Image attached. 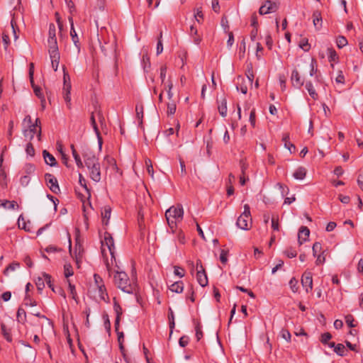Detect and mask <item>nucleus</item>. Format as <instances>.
Segmentation results:
<instances>
[{
    "instance_id": "obj_10",
    "label": "nucleus",
    "mask_w": 363,
    "mask_h": 363,
    "mask_svg": "<svg viewBox=\"0 0 363 363\" xmlns=\"http://www.w3.org/2000/svg\"><path fill=\"white\" fill-rule=\"evenodd\" d=\"M301 284L305 288L306 291L308 292L313 289V277L312 273L311 272H305L302 275L301 278Z\"/></svg>"
},
{
    "instance_id": "obj_38",
    "label": "nucleus",
    "mask_w": 363,
    "mask_h": 363,
    "mask_svg": "<svg viewBox=\"0 0 363 363\" xmlns=\"http://www.w3.org/2000/svg\"><path fill=\"white\" fill-rule=\"evenodd\" d=\"M79 183L85 189L88 194V198L91 196L89 189H88L85 179L83 177L82 174H79Z\"/></svg>"
},
{
    "instance_id": "obj_29",
    "label": "nucleus",
    "mask_w": 363,
    "mask_h": 363,
    "mask_svg": "<svg viewBox=\"0 0 363 363\" xmlns=\"http://www.w3.org/2000/svg\"><path fill=\"white\" fill-rule=\"evenodd\" d=\"M71 149H72V155H73V157H74V159L75 160L77 166L79 168H83L84 167L83 162H82V161L79 154L77 152V151H76V150L74 148V145H71Z\"/></svg>"
},
{
    "instance_id": "obj_56",
    "label": "nucleus",
    "mask_w": 363,
    "mask_h": 363,
    "mask_svg": "<svg viewBox=\"0 0 363 363\" xmlns=\"http://www.w3.org/2000/svg\"><path fill=\"white\" fill-rule=\"evenodd\" d=\"M194 18L198 23H201V20L203 19V15L201 8H197L194 13Z\"/></svg>"
},
{
    "instance_id": "obj_36",
    "label": "nucleus",
    "mask_w": 363,
    "mask_h": 363,
    "mask_svg": "<svg viewBox=\"0 0 363 363\" xmlns=\"http://www.w3.org/2000/svg\"><path fill=\"white\" fill-rule=\"evenodd\" d=\"M17 320L18 322L22 323H24L26 320V311L21 307L18 309L17 311Z\"/></svg>"
},
{
    "instance_id": "obj_33",
    "label": "nucleus",
    "mask_w": 363,
    "mask_h": 363,
    "mask_svg": "<svg viewBox=\"0 0 363 363\" xmlns=\"http://www.w3.org/2000/svg\"><path fill=\"white\" fill-rule=\"evenodd\" d=\"M316 60L314 59V58H312L311 60V63H310V67H311V69H310V75L311 77L315 75V79H317V81H318V75L317 74V72H318V69L317 68L315 67H316Z\"/></svg>"
},
{
    "instance_id": "obj_20",
    "label": "nucleus",
    "mask_w": 363,
    "mask_h": 363,
    "mask_svg": "<svg viewBox=\"0 0 363 363\" xmlns=\"http://www.w3.org/2000/svg\"><path fill=\"white\" fill-rule=\"evenodd\" d=\"M313 23L316 30H319L322 28V16L319 11H315L313 13Z\"/></svg>"
},
{
    "instance_id": "obj_53",
    "label": "nucleus",
    "mask_w": 363,
    "mask_h": 363,
    "mask_svg": "<svg viewBox=\"0 0 363 363\" xmlns=\"http://www.w3.org/2000/svg\"><path fill=\"white\" fill-rule=\"evenodd\" d=\"M162 32L161 31L158 38V42L157 45V55H160L163 51V45L162 43Z\"/></svg>"
},
{
    "instance_id": "obj_47",
    "label": "nucleus",
    "mask_w": 363,
    "mask_h": 363,
    "mask_svg": "<svg viewBox=\"0 0 363 363\" xmlns=\"http://www.w3.org/2000/svg\"><path fill=\"white\" fill-rule=\"evenodd\" d=\"M289 284L293 292H296L298 291V280L296 278H291Z\"/></svg>"
},
{
    "instance_id": "obj_46",
    "label": "nucleus",
    "mask_w": 363,
    "mask_h": 363,
    "mask_svg": "<svg viewBox=\"0 0 363 363\" xmlns=\"http://www.w3.org/2000/svg\"><path fill=\"white\" fill-rule=\"evenodd\" d=\"M2 42L4 44V50L7 51L8 47L10 45V38L9 34L3 33L2 34Z\"/></svg>"
},
{
    "instance_id": "obj_32",
    "label": "nucleus",
    "mask_w": 363,
    "mask_h": 363,
    "mask_svg": "<svg viewBox=\"0 0 363 363\" xmlns=\"http://www.w3.org/2000/svg\"><path fill=\"white\" fill-rule=\"evenodd\" d=\"M0 203H1V206L8 209H14L18 204L15 201H8V200H0Z\"/></svg>"
},
{
    "instance_id": "obj_57",
    "label": "nucleus",
    "mask_w": 363,
    "mask_h": 363,
    "mask_svg": "<svg viewBox=\"0 0 363 363\" xmlns=\"http://www.w3.org/2000/svg\"><path fill=\"white\" fill-rule=\"evenodd\" d=\"M145 164L147 166V171L148 174L152 177H153L154 170H153V167H152L151 160L150 159L146 160H145Z\"/></svg>"
},
{
    "instance_id": "obj_31",
    "label": "nucleus",
    "mask_w": 363,
    "mask_h": 363,
    "mask_svg": "<svg viewBox=\"0 0 363 363\" xmlns=\"http://www.w3.org/2000/svg\"><path fill=\"white\" fill-rule=\"evenodd\" d=\"M111 209L108 206H106L104 209V211L101 213V216L103 218V224L108 225V220L111 217Z\"/></svg>"
},
{
    "instance_id": "obj_12",
    "label": "nucleus",
    "mask_w": 363,
    "mask_h": 363,
    "mask_svg": "<svg viewBox=\"0 0 363 363\" xmlns=\"http://www.w3.org/2000/svg\"><path fill=\"white\" fill-rule=\"evenodd\" d=\"M291 80L293 86L297 88H301L304 84V81L301 79L297 69L292 71Z\"/></svg>"
},
{
    "instance_id": "obj_8",
    "label": "nucleus",
    "mask_w": 363,
    "mask_h": 363,
    "mask_svg": "<svg viewBox=\"0 0 363 363\" xmlns=\"http://www.w3.org/2000/svg\"><path fill=\"white\" fill-rule=\"evenodd\" d=\"M48 44V49L58 48L56 38V26L54 23H50L49 26Z\"/></svg>"
},
{
    "instance_id": "obj_26",
    "label": "nucleus",
    "mask_w": 363,
    "mask_h": 363,
    "mask_svg": "<svg viewBox=\"0 0 363 363\" xmlns=\"http://www.w3.org/2000/svg\"><path fill=\"white\" fill-rule=\"evenodd\" d=\"M169 290L172 292L180 294L184 290V284L182 281H176L169 286Z\"/></svg>"
},
{
    "instance_id": "obj_24",
    "label": "nucleus",
    "mask_w": 363,
    "mask_h": 363,
    "mask_svg": "<svg viewBox=\"0 0 363 363\" xmlns=\"http://www.w3.org/2000/svg\"><path fill=\"white\" fill-rule=\"evenodd\" d=\"M84 163L88 169L93 167L97 165L98 164H99L98 159L94 155H91V156L85 157Z\"/></svg>"
},
{
    "instance_id": "obj_49",
    "label": "nucleus",
    "mask_w": 363,
    "mask_h": 363,
    "mask_svg": "<svg viewBox=\"0 0 363 363\" xmlns=\"http://www.w3.org/2000/svg\"><path fill=\"white\" fill-rule=\"evenodd\" d=\"M43 276L44 279H45L46 284H48V287L50 288L53 291H55L54 286H53V284L52 283L51 277L48 274H46V273H43Z\"/></svg>"
},
{
    "instance_id": "obj_45",
    "label": "nucleus",
    "mask_w": 363,
    "mask_h": 363,
    "mask_svg": "<svg viewBox=\"0 0 363 363\" xmlns=\"http://www.w3.org/2000/svg\"><path fill=\"white\" fill-rule=\"evenodd\" d=\"M23 304L26 306H37V302L31 299L28 294H26L23 301Z\"/></svg>"
},
{
    "instance_id": "obj_41",
    "label": "nucleus",
    "mask_w": 363,
    "mask_h": 363,
    "mask_svg": "<svg viewBox=\"0 0 363 363\" xmlns=\"http://www.w3.org/2000/svg\"><path fill=\"white\" fill-rule=\"evenodd\" d=\"M74 274L72 267L70 264H66L64 265V274L66 278L72 276Z\"/></svg>"
},
{
    "instance_id": "obj_37",
    "label": "nucleus",
    "mask_w": 363,
    "mask_h": 363,
    "mask_svg": "<svg viewBox=\"0 0 363 363\" xmlns=\"http://www.w3.org/2000/svg\"><path fill=\"white\" fill-rule=\"evenodd\" d=\"M67 283H68V287H69V293H70V294L72 296V298L77 303H78L79 298H78V296H77V294L74 285L72 284L69 280H67Z\"/></svg>"
},
{
    "instance_id": "obj_22",
    "label": "nucleus",
    "mask_w": 363,
    "mask_h": 363,
    "mask_svg": "<svg viewBox=\"0 0 363 363\" xmlns=\"http://www.w3.org/2000/svg\"><path fill=\"white\" fill-rule=\"evenodd\" d=\"M43 155L45 162L47 164L50 165V167H54L57 164V162L55 157L52 155H51L48 151L45 150H43Z\"/></svg>"
},
{
    "instance_id": "obj_25",
    "label": "nucleus",
    "mask_w": 363,
    "mask_h": 363,
    "mask_svg": "<svg viewBox=\"0 0 363 363\" xmlns=\"http://www.w3.org/2000/svg\"><path fill=\"white\" fill-rule=\"evenodd\" d=\"M306 175V169L305 167H299L297 168L293 174V177L296 179L302 180Z\"/></svg>"
},
{
    "instance_id": "obj_14",
    "label": "nucleus",
    "mask_w": 363,
    "mask_h": 363,
    "mask_svg": "<svg viewBox=\"0 0 363 363\" xmlns=\"http://www.w3.org/2000/svg\"><path fill=\"white\" fill-rule=\"evenodd\" d=\"M89 170V175L91 179L96 182H99L101 180V170H100V164L88 169Z\"/></svg>"
},
{
    "instance_id": "obj_59",
    "label": "nucleus",
    "mask_w": 363,
    "mask_h": 363,
    "mask_svg": "<svg viewBox=\"0 0 363 363\" xmlns=\"http://www.w3.org/2000/svg\"><path fill=\"white\" fill-rule=\"evenodd\" d=\"M95 111L96 113L99 123H101V126H103L105 124V118L101 111L96 108Z\"/></svg>"
},
{
    "instance_id": "obj_58",
    "label": "nucleus",
    "mask_w": 363,
    "mask_h": 363,
    "mask_svg": "<svg viewBox=\"0 0 363 363\" xmlns=\"http://www.w3.org/2000/svg\"><path fill=\"white\" fill-rule=\"evenodd\" d=\"M94 285L96 288H98L99 286H101L104 284V281L102 278L97 274H94Z\"/></svg>"
},
{
    "instance_id": "obj_48",
    "label": "nucleus",
    "mask_w": 363,
    "mask_h": 363,
    "mask_svg": "<svg viewBox=\"0 0 363 363\" xmlns=\"http://www.w3.org/2000/svg\"><path fill=\"white\" fill-rule=\"evenodd\" d=\"M45 279H44V277L43 276L42 277H38L36 282H35V284H36V286H37V289L39 291H41L44 287H45Z\"/></svg>"
},
{
    "instance_id": "obj_34",
    "label": "nucleus",
    "mask_w": 363,
    "mask_h": 363,
    "mask_svg": "<svg viewBox=\"0 0 363 363\" xmlns=\"http://www.w3.org/2000/svg\"><path fill=\"white\" fill-rule=\"evenodd\" d=\"M113 310L116 313V318H121V315L123 314V310L121 307L120 304L116 301V298H113Z\"/></svg>"
},
{
    "instance_id": "obj_35",
    "label": "nucleus",
    "mask_w": 363,
    "mask_h": 363,
    "mask_svg": "<svg viewBox=\"0 0 363 363\" xmlns=\"http://www.w3.org/2000/svg\"><path fill=\"white\" fill-rule=\"evenodd\" d=\"M20 267V264L16 262H13L10 264L4 271V274L7 276L10 272H13Z\"/></svg>"
},
{
    "instance_id": "obj_42",
    "label": "nucleus",
    "mask_w": 363,
    "mask_h": 363,
    "mask_svg": "<svg viewBox=\"0 0 363 363\" xmlns=\"http://www.w3.org/2000/svg\"><path fill=\"white\" fill-rule=\"evenodd\" d=\"M334 352L339 356H345V347L342 344H337L335 347Z\"/></svg>"
},
{
    "instance_id": "obj_13",
    "label": "nucleus",
    "mask_w": 363,
    "mask_h": 363,
    "mask_svg": "<svg viewBox=\"0 0 363 363\" xmlns=\"http://www.w3.org/2000/svg\"><path fill=\"white\" fill-rule=\"evenodd\" d=\"M310 235V230L306 226H301L298 231V241L299 245H301L303 242H306L309 237Z\"/></svg>"
},
{
    "instance_id": "obj_7",
    "label": "nucleus",
    "mask_w": 363,
    "mask_h": 363,
    "mask_svg": "<svg viewBox=\"0 0 363 363\" xmlns=\"http://www.w3.org/2000/svg\"><path fill=\"white\" fill-rule=\"evenodd\" d=\"M278 9L279 4L267 0L259 8V13L260 15L267 14L277 11Z\"/></svg>"
},
{
    "instance_id": "obj_64",
    "label": "nucleus",
    "mask_w": 363,
    "mask_h": 363,
    "mask_svg": "<svg viewBox=\"0 0 363 363\" xmlns=\"http://www.w3.org/2000/svg\"><path fill=\"white\" fill-rule=\"evenodd\" d=\"M30 177L28 175L22 176L20 179V183L23 186H27L30 183Z\"/></svg>"
},
{
    "instance_id": "obj_21",
    "label": "nucleus",
    "mask_w": 363,
    "mask_h": 363,
    "mask_svg": "<svg viewBox=\"0 0 363 363\" xmlns=\"http://www.w3.org/2000/svg\"><path fill=\"white\" fill-rule=\"evenodd\" d=\"M248 86L249 84L243 77L238 78V84L236 85L238 91H241L243 94H246L248 90Z\"/></svg>"
},
{
    "instance_id": "obj_50",
    "label": "nucleus",
    "mask_w": 363,
    "mask_h": 363,
    "mask_svg": "<svg viewBox=\"0 0 363 363\" xmlns=\"http://www.w3.org/2000/svg\"><path fill=\"white\" fill-rule=\"evenodd\" d=\"M299 47L306 52L308 51L311 46L308 44V39H306V38L302 39L299 43Z\"/></svg>"
},
{
    "instance_id": "obj_51",
    "label": "nucleus",
    "mask_w": 363,
    "mask_h": 363,
    "mask_svg": "<svg viewBox=\"0 0 363 363\" xmlns=\"http://www.w3.org/2000/svg\"><path fill=\"white\" fill-rule=\"evenodd\" d=\"M345 322L350 328H354L356 326V325L354 323V317L350 314H348L345 316Z\"/></svg>"
},
{
    "instance_id": "obj_17",
    "label": "nucleus",
    "mask_w": 363,
    "mask_h": 363,
    "mask_svg": "<svg viewBox=\"0 0 363 363\" xmlns=\"http://www.w3.org/2000/svg\"><path fill=\"white\" fill-rule=\"evenodd\" d=\"M90 122H91V125L96 135V137H97V139H98V143H99V147H101V145H102V138L101 136V134H100V132H99V130L98 128V126L96 125V120H95V117H94V112L91 113V117H90Z\"/></svg>"
},
{
    "instance_id": "obj_3",
    "label": "nucleus",
    "mask_w": 363,
    "mask_h": 363,
    "mask_svg": "<svg viewBox=\"0 0 363 363\" xmlns=\"http://www.w3.org/2000/svg\"><path fill=\"white\" fill-rule=\"evenodd\" d=\"M237 226L242 230H248L252 225V218L250 215V208L248 204L244 205V211L238 217Z\"/></svg>"
},
{
    "instance_id": "obj_23",
    "label": "nucleus",
    "mask_w": 363,
    "mask_h": 363,
    "mask_svg": "<svg viewBox=\"0 0 363 363\" xmlns=\"http://www.w3.org/2000/svg\"><path fill=\"white\" fill-rule=\"evenodd\" d=\"M290 137L289 133H284L282 136V141L284 142V147L287 148L291 153L296 151V147L294 144L291 143Z\"/></svg>"
},
{
    "instance_id": "obj_2",
    "label": "nucleus",
    "mask_w": 363,
    "mask_h": 363,
    "mask_svg": "<svg viewBox=\"0 0 363 363\" xmlns=\"http://www.w3.org/2000/svg\"><path fill=\"white\" fill-rule=\"evenodd\" d=\"M114 282L118 288L125 293L133 294L135 291V284L130 282L128 274L124 272L116 271Z\"/></svg>"
},
{
    "instance_id": "obj_60",
    "label": "nucleus",
    "mask_w": 363,
    "mask_h": 363,
    "mask_svg": "<svg viewBox=\"0 0 363 363\" xmlns=\"http://www.w3.org/2000/svg\"><path fill=\"white\" fill-rule=\"evenodd\" d=\"M174 270V274L176 276H178L179 277L182 278L184 276V269L180 267L175 266Z\"/></svg>"
},
{
    "instance_id": "obj_62",
    "label": "nucleus",
    "mask_w": 363,
    "mask_h": 363,
    "mask_svg": "<svg viewBox=\"0 0 363 363\" xmlns=\"http://www.w3.org/2000/svg\"><path fill=\"white\" fill-rule=\"evenodd\" d=\"M23 125L24 126V128H28V127H30L31 125H33V123H32V119H31L30 116L27 115L24 118V119L23 121Z\"/></svg>"
},
{
    "instance_id": "obj_5",
    "label": "nucleus",
    "mask_w": 363,
    "mask_h": 363,
    "mask_svg": "<svg viewBox=\"0 0 363 363\" xmlns=\"http://www.w3.org/2000/svg\"><path fill=\"white\" fill-rule=\"evenodd\" d=\"M196 279L198 283L203 287L206 286L208 284V279L201 260H197L196 262Z\"/></svg>"
},
{
    "instance_id": "obj_55",
    "label": "nucleus",
    "mask_w": 363,
    "mask_h": 363,
    "mask_svg": "<svg viewBox=\"0 0 363 363\" xmlns=\"http://www.w3.org/2000/svg\"><path fill=\"white\" fill-rule=\"evenodd\" d=\"M312 250L313 256L316 257L318 252H320L322 250L321 244L318 242H315L313 245Z\"/></svg>"
},
{
    "instance_id": "obj_43",
    "label": "nucleus",
    "mask_w": 363,
    "mask_h": 363,
    "mask_svg": "<svg viewBox=\"0 0 363 363\" xmlns=\"http://www.w3.org/2000/svg\"><path fill=\"white\" fill-rule=\"evenodd\" d=\"M284 253L289 258L296 257L297 255L296 250L292 247L287 248Z\"/></svg>"
},
{
    "instance_id": "obj_6",
    "label": "nucleus",
    "mask_w": 363,
    "mask_h": 363,
    "mask_svg": "<svg viewBox=\"0 0 363 363\" xmlns=\"http://www.w3.org/2000/svg\"><path fill=\"white\" fill-rule=\"evenodd\" d=\"M45 179L47 186L51 191H52L54 194H57L60 192V189L58 185L57 179L54 175L50 173H46L45 174Z\"/></svg>"
},
{
    "instance_id": "obj_44",
    "label": "nucleus",
    "mask_w": 363,
    "mask_h": 363,
    "mask_svg": "<svg viewBox=\"0 0 363 363\" xmlns=\"http://www.w3.org/2000/svg\"><path fill=\"white\" fill-rule=\"evenodd\" d=\"M11 29H12V32L13 33L14 40H16L18 37V35L16 34L17 25H16V18H15L14 15L13 16V17H12V18L11 20Z\"/></svg>"
},
{
    "instance_id": "obj_27",
    "label": "nucleus",
    "mask_w": 363,
    "mask_h": 363,
    "mask_svg": "<svg viewBox=\"0 0 363 363\" xmlns=\"http://www.w3.org/2000/svg\"><path fill=\"white\" fill-rule=\"evenodd\" d=\"M143 105L142 104H137L135 106L136 111V117L138 121V123L140 125L143 124Z\"/></svg>"
},
{
    "instance_id": "obj_40",
    "label": "nucleus",
    "mask_w": 363,
    "mask_h": 363,
    "mask_svg": "<svg viewBox=\"0 0 363 363\" xmlns=\"http://www.w3.org/2000/svg\"><path fill=\"white\" fill-rule=\"evenodd\" d=\"M1 333L4 335V337H5V339L9 342H11V340H12L11 335L10 333L9 332V330H7L5 324L2 323L1 325Z\"/></svg>"
},
{
    "instance_id": "obj_19",
    "label": "nucleus",
    "mask_w": 363,
    "mask_h": 363,
    "mask_svg": "<svg viewBox=\"0 0 363 363\" xmlns=\"http://www.w3.org/2000/svg\"><path fill=\"white\" fill-rule=\"evenodd\" d=\"M38 129L35 128L34 125H31L30 127L23 128V133L24 137L28 139V140H32L34 138V135L35 133L38 134Z\"/></svg>"
},
{
    "instance_id": "obj_15",
    "label": "nucleus",
    "mask_w": 363,
    "mask_h": 363,
    "mask_svg": "<svg viewBox=\"0 0 363 363\" xmlns=\"http://www.w3.org/2000/svg\"><path fill=\"white\" fill-rule=\"evenodd\" d=\"M96 293L99 301H103L106 303L109 302V297L104 284L96 288Z\"/></svg>"
},
{
    "instance_id": "obj_28",
    "label": "nucleus",
    "mask_w": 363,
    "mask_h": 363,
    "mask_svg": "<svg viewBox=\"0 0 363 363\" xmlns=\"http://www.w3.org/2000/svg\"><path fill=\"white\" fill-rule=\"evenodd\" d=\"M306 89H307L309 95L311 96V97L314 99V100H316L318 97V94L316 93L314 87H313V85L312 84L311 82H306Z\"/></svg>"
},
{
    "instance_id": "obj_9",
    "label": "nucleus",
    "mask_w": 363,
    "mask_h": 363,
    "mask_svg": "<svg viewBox=\"0 0 363 363\" xmlns=\"http://www.w3.org/2000/svg\"><path fill=\"white\" fill-rule=\"evenodd\" d=\"M33 64L31 63L30 64V69H29V77H30V82L32 84V86L33 88L34 93H35V94L39 99H41L42 106H43V108H44L43 104L45 102V100L44 96H43V94L42 93L41 89L39 86H35V85L33 84Z\"/></svg>"
},
{
    "instance_id": "obj_11",
    "label": "nucleus",
    "mask_w": 363,
    "mask_h": 363,
    "mask_svg": "<svg viewBox=\"0 0 363 363\" xmlns=\"http://www.w3.org/2000/svg\"><path fill=\"white\" fill-rule=\"evenodd\" d=\"M48 52L51 60L52 67L54 71H57L60 58L58 48L54 49L49 48Z\"/></svg>"
},
{
    "instance_id": "obj_18",
    "label": "nucleus",
    "mask_w": 363,
    "mask_h": 363,
    "mask_svg": "<svg viewBox=\"0 0 363 363\" xmlns=\"http://www.w3.org/2000/svg\"><path fill=\"white\" fill-rule=\"evenodd\" d=\"M218 109L221 116L225 117L227 116V100L225 97H223L220 100H218Z\"/></svg>"
},
{
    "instance_id": "obj_16",
    "label": "nucleus",
    "mask_w": 363,
    "mask_h": 363,
    "mask_svg": "<svg viewBox=\"0 0 363 363\" xmlns=\"http://www.w3.org/2000/svg\"><path fill=\"white\" fill-rule=\"evenodd\" d=\"M72 86L66 84L65 86H63L62 88V96L64 98L65 101L66 102L67 106L69 109L71 108V96H70V91H71Z\"/></svg>"
},
{
    "instance_id": "obj_61",
    "label": "nucleus",
    "mask_w": 363,
    "mask_h": 363,
    "mask_svg": "<svg viewBox=\"0 0 363 363\" xmlns=\"http://www.w3.org/2000/svg\"><path fill=\"white\" fill-rule=\"evenodd\" d=\"M332 338V335L330 333H325L322 334L320 341L323 344H327L328 342Z\"/></svg>"
},
{
    "instance_id": "obj_4",
    "label": "nucleus",
    "mask_w": 363,
    "mask_h": 363,
    "mask_svg": "<svg viewBox=\"0 0 363 363\" xmlns=\"http://www.w3.org/2000/svg\"><path fill=\"white\" fill-rule=\"evenodd\" d=\"M107 247L108 250L110 252V255L111 256V264H113V261L116 262L115 258V246H114V241L113 238L111 236V235L106 232L104 233V238L103 240H101V252L103 255H105L106 253V248Z\"/></svg>"
},
{
    "instance_id": "obj_30",
    "label": "nucleus",
    "mask_w": 363,
    "mask_h": 363,
    "mask_svg": "<svg viewBox=\"0 0 363 363\" xmlns=\"http://www.w3.org/2000/svg\"><path fill=\"white\" fill-rule=\"evenodd\" d=\"M70 35L72 37V40L74 45L76 46V48L77 49V51L79 52L80 44H79V38L77 36V32L74 29V27L70 28Z\"/></svg>"
},
{
    "instance_id": "obj_1",
    "label": "nucleus",
    "mask_w": 363,
    "mask_h": 363,
    "mask_svg": "<svg viewBox=\"0 0 363 363\" xmlns=\"http://www.w3.org/2000/svg\"><path fill=\"white\" fill-rule=\"evenodd\" d=\"M183 216L184 210L180 204H178L177 206H172L166 211L165 218L172 232H174L177 223L182 220Z\"/></svg>"
},
{
    "instance_id": "obj_52",
    "label": "nucleus",
    "mask_w": 363,
    "mask_h": 363,
    "mask_svg": "<svg viewBox=\"0 0 363 363\" xmlns=\"http://www.w3.org/2000/svg\"><path fill=\"white\" fill-rule=\"evenodd\" d=\"M176 104L174 102L168 103L167 104V113L168 115H173L175 113L176 111Z\"/></svg>"
},
{
    "instance_id": "obj_54",
    "label": "nucleus",
    "mask_w": 363,
    "mask_h": 363,
    "mask_svg": "<svg viewBox=\"0 0 363 363\" xmlns=\"http://www.w3.org/2000/svg\"><path fill=\"white\" fill-rule=\"evenodd\" d=\"M347 44V40L344 36H339L337 39V45L340 48H343Z\"/></svg>"
},
{
    "instance_id": "obj_39",
    "label": "nucleus",
    "mask_w": 363,
    "mask_h": 363,
    "mask_svg": "<svg viewBox=\"0 0 363 363\" xmlns=\"http://www.w3.org/2000/svg\"><path fill=\"white\" fill-rule=\"evenodd\" d=\"M328 59L330 62H337V55L335 50L333 48H328Z\"/></svg>"
},
{
    "instance_id": "obj_63",
    "label": "nucleus",
    "mask_w": 363,
    "mask_h": 363,
    "mask_svg": "<svg viewBox=\"0 0 363 363\" xmlns=\"http://www.w3.org/2000/svg\"><path fill=\"white\" fill-rule=\"evenodd\" d=\"M264 38H265V43H266L267 46L268 47V48L269 50L272 49V45H273V40H272V38L271 37L270 33H267L265 35Z\"/></svg>"
}]
</instances>
